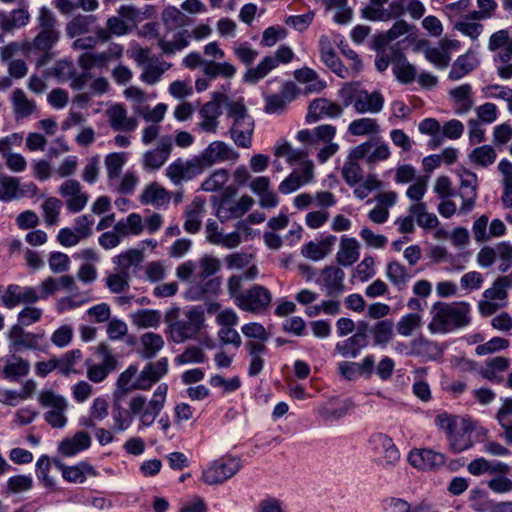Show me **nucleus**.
Wrapping results in <instances>:
<instances>
[{
  "instance_id": "obj_1",
  "label": "nucleus",
  "mask_w": 512,
  "mask_h": 512,
  "mask_svg": "<svg viewBox=\"0 0 512 512\" xmlns=\"http://www.w3.org/2000/svg\"><path fill=\"white\" fill-rule=\"evenodd\" d=\"M432 319L428 324L431 333H449L468 326L471 322V306L460 302H435L431 307Z\"/></svg>"
},
{
  "instance_id": "obj_2",
  "label": "nucleus",
  "mask_w": 512,
  "mask_h": 512,
  "mask_svg": "<svg viewBox=\"0 0 512 512\" xmlns=\"http://www.w3.org/2000/svg\"><path fill=\"white\" fill-rule=\"evenodd\" d=\"M435 424L446 433L450 449L454 453H460L472 447V427L464 419L448 413H440L435 418Z\"/></svg>"
},
{
  "instance_id": "obj_3",
  "label": "nucleus",
  "mask_w": 512,
  "mask_h": 512,
  "mask_svg": "<svg viewBox=\"0 0 512 512\" xmlns=\"http://www.w3.org/2000/svg\"><path fill=\"white\" fill-rule=\"evenodd\" d=\"M227 116L233 120L230 134L235 144L242 148L251 147L254 120L247 113L243 100L227 101Z\"/></svg>"
},
{
  "instance_id": "obj_4",
  "label": "nucleus",
  "mask_w": 512,
  "mask_h": 512,
  "mask_svg": "<svg viewBox=\"0 0 512 512\" xmlns=\"http://www.w3.org/2000/svg\"><path fill=\"white\" fill-rule=\"evenodd\" d=\"M168 385L161 383L157 386L153 396L147 402L144 396L133 397L129 402V408L133 415H138L143 426H151L164 407Z\"/></svg>"
},
{
  "instance_id": "obj_5",
  "label": "nucleus",
  "mask_w": 512,
  "mask_h": 512,
  "mask_svg": "<svg viewBox=\"0 0 512 512\" xmlns=\"http://www.w3.org/2000/svg\"><path fill=\"white\" fill-rule=\"evenodd\" d=\"M38 401L40 405L47 409L44 413V420L52 427L61 429L67 424L66 412L69 407L67 399L55 393L52 390L42 391Z\"/></svg>"
},
{
  "instance_id": "obj_6",
  "label": "nucleus",
  "mask_w": 512,
  "mask_h": 512,
  "mask_svg": "<svg viewBox=\"0 0 512 512\" xmlns=\"http://www.w3.org/2000/svg\"><path fill=\"white\" fill-rule=\"evenodd\" d=\"M368 445L374 454L376 464L384 469H390L400 460V452L392 438L380 432L373 433L368 439Z\"/></svg>"
},
{
  "instance_id": "obj_7",
  "label": "nucleus",
  "mask_w": 512,
  "mask_h": 512,
  "mask_svg": "<svg viewBox=\"0 0 512 512\" xmlns=\"http://www.w3.org/2000/svg\"><path fill=\"white\" fill-rule=\"evenodd\" d=\"M293 51L287 46L277 49L275 56H265L256 67L249 68L243 75V81L248 84H256L266 77L279 63H289L293 58Z\"/></svg>"
},
{
  "instance_id": "obj_8",
  "label": "nucleus",
  "mask_w": 512,
  "mask_h": 512,
  "mask_svg": "<svg viewBox=\"0 0 512 512\" xmlns=\"http://www.w3.org/2000/svg\"><path fill=\"white\" fill-rule=\"evenodd\" d=\"M272 293L263 285L254 284L236 298V306L242 311L261 314L271 305Z\"/></svg>"
},
{
  "instance_id": "obj_9",
  "label": "nucleus",
  "mask_w": 512,
  "mask_h": 512,
  "mask_svg": "<svg viewBox=\"0 0 512 512\" xmlns=\"http://www.w3.org/2000/svg\"><path fill=\"white\" fill-rule=\"evenodd\" d=\"M204 322V314L201 309H190L185 318L176 320L170 325L172 339L175 343H182L194 338Z\"/></svg>"
},
{
  "instance_id": "obj_10",
  "label": "nucleus",
  "mask_w": 512,
  "mask_h": 512,
  "mask_svg": "<svg viewBox=\"0 0 512 512\" xmlns=\"http://www.w3.org/2000/svg\"><path fill=\"white\" fill-rule=\"evenodd\" d=\"M234 193L232 188H227L223 193L216 216L221 222L229 219H237L246 214L252 207L254 201L248 195H243L238 201L230 200V196Z\"/></svg>"
},
{
  "instance_id": "obj_11",
  "label": "nucleus",
  "mask_w": 512,
  "mask_h": 512,
  "mask_svg": "<svg viewBox=\"0 0 512 512\" xmlns=\"http://www.w3.org/2000/svg\"><path fill=\"white\" fill-rule=\"evenodd\" d=\"M344 271L335 265L324 267L317 278L315 283L320 287L326 296L330 298L340 297L346 290Z\"/></svg>"
},
{
  "instance_id": "obj_12",
  "label": "nucleus",
  "mask_w": 512,
  "mask_h": 512,
  "mask_svg": "<svg viewBox=\"0 0 512 512\" xmlns=\"http://www.w3.org/2000/svg\"><path fill=\"white\" fill-rule=\"evenodd\" d=\"M227 101H232L229 97L221 92H215L211 101L205 103L199 114L201 116L200 127L203 131L214 133L218 127V118L221 115V105L227 109Z\"/></svg>"
},
{
  "instance_id": "obj_13",
  "label": "nucleus",
  "mask_w": 512,
  "mask_h": 512,
  "mask_svg": "<svg viewBox=\"0 0 512 512\" xmlns=\"http://www.w3.org/2000/svg\"><path fill=\"white\" fill-rule=\"evenodd\" d=\"M240 468L241 464L237 459H219L204 470L202 479L208 485L221 484L234 476Z\"/></svg>"
},
{
  "instance_id": "obj_14",
  "label": "nucleus",
  "mask_w": 512,
  "mask_h": 512,
  "mask_svg": "<svg viewBox=\"0 0 512 512\" xmlns=\"http://www.w3.org/2000/svg\"><path fill=\"white\" fill-rule=\"evenodd\" d=\"M40 299L37 290L31 286L10 284L1 295V301L5 308L13 309L20 304L32 305Z\"/></svg>"
},
{
  "instance_id": "obj_15",
  "label": "nucleus",
  "mask_w": 512,
  "mask_h": 512,
  "mask_svg": "<svg viewBox=\"0 0 512 512\" xmlns=\"http://www.w3.org/2000/svg\"><path fill=\"white\" fill-rule=\"evenodd\" d=\"M203 172V168L198 158L191 160H182L178 158L172 162L166 169V175L175 185L183 181H189Z\"/></svg>"
},
{
  "instance_id": "obj_16",
  "label": "nucleus",
  "mask_w": 512,
  "mask_h": 512,
  "mask_svg": "<svg viewBox=\"0 0 512 512\" xmlns=\"http://www.w3.org/2000/svg\"><path fill=\"white\" fill-rule=\"evenodd\" d=\"M239 154L223 141H214L198 158L203 170L215 163L236 160Z\"/></svg>"
},
{
  "instance_id": "obj_17",
  "label": "nucleus",
  "mask_w": 512,
  "mask_h": 512,
  "mask_svg": "<svg viewBox=\"0 0 512 512\" xmlns=\"http://www.w3.org/2000/svg\"><path fill=\"white\" fill-rule=\"evenodd\" d=\"M82 186L79 181L69 179L64 181L59 187V193L63 197H69L66 201L67 209L72 213L82 211L87 205L89 196L81 191Z\"/></svg>"
},
{
  "instance_id": "obj_18",
  "label": "nucleus",
  "mask_w": 512,
  "mask_h": 512,
  "mask_svg": "<svg viewBox=\"0 0 512 512\" xmlns=\"http://www.w3.org/2000/svg\"><path fill=\"white\" fill-rule=\"evenodd\" d=\"M342 114L343 107L339 103L327 98H317L310 103L306 120L312 123L323 118H338Z\"/></svg>"
},
{
  "instance_id": "obj_19",
  "label": "nucleus",
  "mask_w": 512,
  "mask_h": 512,
  "mask_svg": "<svg viewBox=\"0 0 512 512\" xmlns=\"http://www.w3.org/2000/svg\"><path fill=\"white\" fill-rule=\"evenodd\" d=\"M168 373V359L160 358L156 362H149L137 376L139 390H149L155 383Z\"/></svg>"
},
{
  "instance_id": "obj_20",
  "label": "nucleus",
  "mask_w": 512,
  "mask_h": 512,
  "mask_svg": "<svg viewBox=\"0 0 512 512\" xmlns=\"http://www.w3.org/2000/svg\"><path fill=\"white\" fill-rule=\"evenodd\" d=\"M172 146L170 136L162 137L155 149L149 150L143 155V168L147 171L160 169L169 158Z\"/></svg>"
},
{
  "instance_id": "obj_21",
  "label": "nucleus",
  "mask_w": 512,
  "mask_h": 512,
  "mask_svg": "<svg viewBox=\"0 0 512 512\" xmlns=\"http://www.w3.org/2000/svg\"><path fill=\"white\" fill-rule=\"evenodd\" d=\"M297 95V89L294 83L286 82L279 93L265 96V112L276 114L282 112L288 103L293 101Z\"/></svg>"
},
{
  "instance_id": "obj_22",
  "label": "nucleus",
  "mask_w": 512,
  "mask_h": 512,
  "mask_svg": "<svg viewBox=\"0 0 512 512\" xmlns=\"http://www.w3.org/2000/svg\"><path fill=\"white\" fill-rule=\"evenodd\" d=\"M445 456L431 449L413 450L409 453V463L418 469L429 470L445 464Z\"/></svg>"
},
{
  "instance_id": "obj_23",
  "label": "nucleus",
  "mask_w": 512,
  "mask_h": 512,
  "mask_svg": "<svg viewBox=\"0 0 512 512\" xmlns=\"http://www.w3.org/2000/svg\"><path fill=\"white\" fill-rule=\"evenodd\" d=\"M384 103V96L379 90L368 92L365 89L359 88L355 111L359 114H377L382 111Z\"/></svg>"
},
{
  "instance_id": "obj_24",
  "label": "nucleus",
  "mask_w": 512,
  "mask_h": 512,
  "mask_svg": "<svg viewBox=\"0 0 512 512\" xmlns=\"http://www.w3.org/2000/svg\"><path fill=\"white\" fill-rule=\"evenodd\" d=\"M476 182L477 176L473 172L466 171L465 175L461 177L459 195L462 198V205L459 210L460 213L466 214L475 206L477 198Z\"/></svg>"
},
{
  "instance_id": "obj_25",
  "label": "nucleus",
  "mask_w": 512,
  "mask_h": 512,
  "mask_svg": "<svg viewBox=\"0 0 512 512\" xmlns=\"http://www.w3.org/2000/svg\"><path fill=\"white\" fill-rule=\"evenodd\" d=\"M107 115L109 125L114 131L131 132L137 128V119L128 117L127 111L120 104L112 106L107 111Z\"/></svg>"
},
{
  "instance_id": "obj_26",
  "label": "nucleus",
  "mask_w": 512,
  "mask_h": 512,
  "mask_svg": "<svg viewBox=\"0 0 512 512\" xmlns=\"http://www.w3.org/2000/svg\"><path fill=\"white\" fill-rule=\"evenodd\" d=\"M368 335L361 331L335 345V352L344 358H356L361 350L368 345Z\"/></svg>"
},
{
  "instance_id": "obj_27",
  "label": "nucleus",
  "mask_w": 512,
  "mask_h": 512,
  "mask_svg": "<svg viewBox=\"0 0 512 512\" xmlns=\"http://www.w3.org/2000/svg\"><path fill=\"white\" fill-rule=\"evenodd\" d=\"M172 39H168V34L158 38V45L166 55H172L185 49L191 39V34L186 29L174 30Z\"/></svg>"
},
{
  "instance_id": "obj_28",
  "label": "nucleus",
  "mask_w": 512,
  "mask_h": 512,
  "mask_svg": "<svg viewBox=\"0 0 512 512\" xmlns=\"http://www.w3.org/2000/svg\"><path fill=\"white\" fill-rule=\"evenodd\" d=\"M53 463L61 470L62 477L71 483H84L86 474L96 475L95 469L86 462H80L74 466H66L60 460L53 459Z\"/></svg>"
},
{
  "instance_id": "obj_29",
  "label": "nucleus",
  "mask_w": 512,
  "mask_h": 512,
  "mask_svg": "<svg viewBox=\"0 0 512 512\" xmlns=\"http://www.w3.org/2000/svg\"><path fill=\"white\" fill-rule=\"evenodd\" d=\"M336 240V236L328 235L322 238L319 242L310 241L303 245L301 253L308 259L319 261L332 251Z\"/></svg>"
},
{
  "instance_id": "obj_30",
  "label": "nucleus",
  "mask_w": 512,
  "mask_h": 512,
  "mask_svg": "<svg viewBox=\"0 0 512 512\" xmlns=\"http://www.w3.org/2000/svg\"><path fill=\"white\" fill-rule=\"evenodd\" d=\"M455 104L454 112L457 115L468 113L473 107L472 86L468 83L457 86L449 91Z\"/></svg>"
},
{
  "instance_id": "obj_31",
  "label": "nucleus",
  "mask_w": 512,
  "mask_h": 512,
  "mask_svg": "<svg viewBox=\"0 0 512 512\" xmlns=\"http://www.w3.org/2000/svg\"><path fill=\"white\" fill-rule=\"evenodd\" d=\"M59 39V31H39L34 37L31 48L43 53V56L39 60L40 65L45 64L46 60L49 58V52L57 44Z\"/></svg>"
},
{
  "instance_id": "obj_32",
  "label": "nucleus",
  "mask_w": 512,
  "mask_h": 512,
  "mask_svg": "<svg viewBox=\"0 0 512 512\" xmlns=\"http://www.w3.org/2000/svg\"><path fill=\"white\" fill-rule=\"evenodd\" d=\"M203 213L204 201L195 197L192 203L186 207L184 230L191 234L197 233L201 229Z\"/></svg>"
},
{
  "instance_id": "obj_33",
  "label": "nucleus",
  "mask_w": 512,
  "mask_h": 512,
  "mask_svg": "<svg viewBox=\"0 0 512 512\" xmlns=\"http://www.w3.org/2000/svg\"><path fill=\"white\" fill-rule=\"evenodd\" d=\"M510 366V359L504 356H496L485 361L484 367L480 374L483 378L494 382L501 383L503 377L501 373L505 372Z\"/></svg>"
},
{
  "instance_id": "obj_34",
  "label": "nucleus",
  "mask_w": 512,
  "mask_h": 512,
  "mask_svg": "<svg viewBox=\"0 0 512 512\" xmlns=\"http://www.w3.org/2000/svg\"><path fill=\"white\" fill-rule=\"evenodd\" d=\"M11 104L16 120L28 118L36 109V103L27 98L25 92L16 88L11 95Z\"/></svg>"
},
{
  "instance_id": "obj_35",
  "label": "nucleus",
  "mask_w": 512,
  "mask_h": 512,
  "mask_svg": "<svg viewBox=\"0 0 512 512\" xmlns=\"http://www.w3.org/2000/svg\"><path fill=\"white\" fill-rule=\"evenodd\" d=\"M96 21L97 18L94 15H76L66 24V35L69 38H75L92 32Z\"/></svg>"
},
{
  "instance_id": "obj_36",
  "label": "nucleus",
  "mask_w": 512,
  "mask_h": 512,
  "mask_svg": "<svg viewBox=\"0 0 512 512\" xmlns=\"http://www.w3.org/2000/svg\"><path fill=\"white\" fill-rule=\"evenodd\" d=\"M359 244L355 238L343 236L341 238L340 249L337 252L336 260L338 264L348 267L354 264L359 258Z\"/></svg>"
},
{
  "instance_id": "obj_37",
  "label": "nucleus",
  "mask_w": 512,
  "mask_h": 512,
  "mask_svg": "<svg viewBox=\"0 0 512 512\" xmlns=\"http://www.w3.org/2000/svg\"><path fill=\"white\" fill-rule=\"evenodd\" d=\"M143 204H151L157 207L167 206L170 201L169 192L154 182L148 185L140 195Z\"/></svg>"
},
{
  "instance_id": "obj_38",
  "label": "nucleus",
  "mask_w": 512,
  "mask_h": 512,
  "mask_svg": "<svg viewBox=\"0 0 512 512\" xmlns=\"http://www.w3.org/2000/svg\"><path fill=\"white\" fill-rule=\"evenodd\" d=\"M29 19L30 14L26 9H14L9 14H0V27L3 30V32L10 33L15 29L27 25Z\"/></svg>"
},
{
  "instance_id": "obj_39",
  "label": "nucleus",
  "mask_w": 512,
  "mask_h": 512,
  "mask_svg": "<svg viewBox=\"0 0 512 512\" xmlns=\"http://www.w3.org/2000/svg\"><path fill=\"white\" fill-rule=\"evenodd\" d=\"M138 372L136 365H129L117 379V389L114 392L115 400L119 401L123 396L132 390H139L137 386V378L134 380Z\"/></svg>"
},
{
  "instance_id": "obj_40",
  "label": "nucleus",
  "mask_w": 512,
  "mask_h": 512,
  "mask_svg": "<svg viewBox=\"0 0 512 512\" xmlns=\"http://www.w3.org/2000/svg\"><path fill=\"white\" fill-rule=\"evenodd\" d=\"M29 371L30 363L22 357L13 355L6 361L2 373L5 379L16 382L19 378L28 375Z\"/></svg>"
},
{
  "instance_id": "obj_41",
  "label": "nucleus",
  "mask_w": 512,
  "mask_h": 512,
  "mask_svg": "<svg viewBox=\"0 0 512 512\" xmlns=\"http://www.w3.org/2000/svg\"><path fill=\"white\" fill-rule=\"evenodd\" d=\"M131 321L140 329L157 328L161 322V313L157 310L139 309L131 314Z\"/></svg>"
},
{
  "instance_id": "obj_42",
  "label": "nucleus",
  "mask_w": 512,
  "mask_h": 512,
  "mask_svg": "<svg viewBox=\"0 0 512 512\" xmlns=\"http://www.w3.org/2000/svg\"><path fill=\"white\" fill-rule=\"evenodd\" d=\"M313 176L312 167L308 166L303 171V176L292 172L279 185L278 190L282 194H290L298 190L305 182H309Z\"/></svg>"
},
{
  "instance_id": "obj_43",
  "label": "nucleus",
  "mask_w": 512,
  "mask_h": 512,
  "mask_svg": "<svg viewBox=\"0 0 512 512\" xmlns=\"http://www.w3.org/2000/svg\"><path fill=\"white\" fill-rule=\"evenodd\" d=\"M477 66V60L474 56L465 54L459 56L453 63L449 72V79L456 81L468 75Z\"/></svg>"
},
{
  "instance_id": "obj_44",
  "label": "nucleus",
  "mask_w": 512,
  "mask_h": 512,
  "mask_svg": "<svg viewBox=\"0 0 512 512\" xmlns=\"http://www.w3.org/2000/svg\"><path fill=\"white\" fill-rule=\"evenodd\" d=\"M236 71V67L228 62H203V73L209 79H215L219 76L230 79L235 76Z\"/></svg>"
},
{
  "instance_id": "obj_45",
  "label": "nucleus",
  "mask_w": 512,
  "mask_h": 512,
  "mask_svg": "<svg viewBox=\"0 0 512 512\" xmlns=\"http://www.w3.org/2000/svg\"><path fill=\"white\" fill-rule=\"evenodd\" d=\"M347 131L353 136L375 135L380 132V127L376 119L364 117L353 120Z\"/></svg>"
},
{
  "instance_id": "obj_46",
  "label": "nucleus",
  "mask_w": 512,
  "mask_h": 512,
  "mask_svg": "<svg viewBox=\"0 0 512 512\" xmlns=\"http://www.w3.org/2000/svg\"><path fill=\"white\" fill-rule=\"evenodd\" d=\"M386 276L399 291L404 290L407 287V283L411 278V275L407 272L406 268L397 261L388 263Z\"/></svg>"
},
{
  "instance_id": "obj_47",
  "label": "nucleus",
  "mask_w": 512,
  "mask_h": 512,
  "mask_svg": "<svg viewBox=\"0 0 512 512\" xmlns=\"http://www.w3.org/2000/svg\"><path fill=\"white\" fill-rule=\"evenodd\" d=\"M426 204L418 202L409 207V212L415 216L416 222L423 228H435L438 225V218L434 213L427 212Z\"/></svg>"
},
{
  "instance_id": "obj_48",
  "label": "nucleus",
  "mask_w": 512,
  "mask_h": 512,
  "mask_svg": "<svg viewBox=\"0 0 512 512\" xmlns=\"http://www.w3.org/2000/svg\"><path fill=\"white\" fill-rule=\"evenodd\" d=\"M117 365L118 361L116 358L108 359L107 364L90 365L87 368V378L94 383H100L107 378L110 372L117 369Z\"/></svg>"
},
{
  "instance_id": "obj_49",
  "label": "nucleus",
  "mask_w": 512,
  "mask_h": 512,
  "mask_svg": "<svg viewBox=\"0 0 512 512\" xmlns=\"http://www.w3.org/2000/svg\"><path fill=\"white\" fill-rule=\"evenodd\" d=\"M201 286L195 285L188 289L187 297L191 300H201L208 294H217L221 286L220 278L204 280Z\"/></svg>"
},
{
  "instance_id": "obj_50",
  "label": "nucleus",
  "mask_w": 512,
  "mask_h": 512,
  "mask_svg": "<svg viewBox=\"0 0 512 512\" xmlns=\"http://www.w3.org/2000/svg\"><path fill=\"white\" fill-rule=\"evenodd\" d=\"M140 341L143 346L142 355L146 359L153 358L164 346L163 337L153 332L143 334Z\"/></svg>"
},
{
  "instance_id": "obj_51",
  "label": "nucleus",
  "mask_w": 512,
  "mask_h": 512,
  "mask_svg": "<svg viewBox=\"0 0 512 512\" xmlns=\"http://www.w3.org/2000/svg\"><path fill=\"white\" fill-rule=\"evenodd\" d=\"M169 68L170 64H167L166 62H150L144 67V70L140 75V79L148 85H154L160 81L164 72Z\"/></svg>"
},
{
  "instance_id": "obj_52",
  "label": "nucleus",
  "mask_w": 512,
  "mask_h": 512,
  "mask_svg": "<svg viewBox=\"0 0 512 512\" xmlns=\"http://www.w3.org/2000/svg\"><path fill=\"white\" fill-rule=\"evenodd\" d=\"M512 286L509 276L498 277L492 287L486 289L483 293L488 300H504L507 298V289Z\"/></svg>"
},
{
  "instance_id": "obj_53",
  "label": "nucleus",
  "mask_w": 512,
  "mask_h": 512,
  "mask_svg": "<svg viewBox=\"0 0 512 512\" xmlns=\"http://www.w3.org/2000/svg\"><path fill=\"white\" fill-rule=\"evenodd\" d=\"M62 201L56 197H48L42 204L44 221L47 226L57 225L59 222Z\"/></svg>"
},
{
  "instance_id": "obj_54",
  "label": "nucleus",
  "mask_w": 512,
  "mask_h": 512,
  "mask_svg": "<svg viewBox=\"0 0 512 512\" xmlns=\"http://www.w3.org/2000/svg\"><path fill=\"white\" fill-rule=\"evenodd\" d=\"M496 152L490 145H482L471 151L469 158L471 162L482 167H488L496 160Z\"/></svg>"
},
{
  "instance_id": "obj_55",
  "label": "nucleus",
  "mask_w": 512,
  "mask_h": 512,
  "mask_svg": "<svg viewBox=\"0 0 512 512\" xmlns=\"http://www.w3.org/2000/svg\"><path fill=\"white\" fill-rule=\"evenodd\" d=\"M19 181L15 177L1 175L0 176V200L10 202L18 198Z\"/></svg>"
},
{
  "instance_id": "obj_56",
  "label": "nucleus",
  "mask_w": 512,
  "mask_h": 512,
  "mask_svg": "<svg viewBox=\"0 0 512 512\" xmlns=\"http://www.w3.org/2000/svg\"><path fill=\"white\" fill-rule=\"evenodd\" d=\"M221 268V262L219 259L205 255L199 261V272L196 274L195 278L198 281H204L208 277L216 274Z\"/></svg>"
},
{
  "instance_id": "obj_57",
  "label": "nucleus",
  "mask_w": 512,
  "mask_h": 512,
  "mask_svg": "<svg viewBox=\"0 0 512 512\" xmlns=\"http://www.w3.org/2000/svg\"><path fill=\"white\" fill-rule=\"evenodd\" d=\"M207 359L204 351L198 346H189L174 359L175 364L185 365L192 363H204Z\"/></svg>"
},
{
  "instance_id": "obj_58",
  "label": "nucleus",
  "mask_w": 512,
  "mask_h": 512,
  "mask_svg": "<svg viewBox=\"0 0 512 512\" xmlns=\"http://www.w3.org/2000/svg\"><path fill=\"white\" fill-rule=\"evenodd\" d=\"M112 419L114 422L113 430L121 432L128 429L132 423V412L122 408L117 401L115 402L112 410Z\"/></svg>"
},
{
  "instance_id": "obj_59",
  "label": "nucleus",
  "mask_w": 512,
  "mask_h": 512,
  "mask_svg": "<svg viewBox=\"0 0 512 512\" xmlns=\"http://www.w3.org/2000/svg\"><path fill=\"white\" fill-rule=\"evenodd\" d=\"M129 279V272L119 270L117 273L109 274L105 281L112 293L119 294L129 288Z\"/></svg>"
},
{
  "instance_id": "obj_60",
  "label": "nucleus",
  "mask_w": 512,
  "mask_h": 512,
  "mask_svg": "<svg viewBox=\"0 0 512 512\" xmlns=\"http://www.w3.org/2000/svg\"><path fill=\"white\" fill-rule=\"evenodd\" d=\"M229 179V171L226 169L215 170L201 185L206 192H214L221 189Z\"/></svg>"
},
{
  "instance_id": "obj_61",
  "label": "nucleus",
  "mask_w": 512,
  "mask_h": 512,
  "mask_svg": "<svg viewBox=\"0 0 512 512\" xmlns=\"http://www.w3.org/2000/svg\"><path fill=\"white\" fill-rule=\"evenodd\" d=\"M82 358V352L80 349H73L64 353L60 358H56L59 363L58 370L61 374L67 376L74 372V366Z\"/></svg>"
},
{
  "instance_id": "obj_62",
  "label": "nucleus",
  "mask_w": 512,
  "mask_h": 512,
  "mask_svg": "<svg viewBox=\"0 0 512 512\" xmlns=\"http://www.w3.org/2000/svg\"><path fill=\"white\" fill-rule=\"evenodd\" d=\"M162 21L168 32L183 29L184 15L175 7H167L162 12Z\"/></svg>"
},
{
  "instance_id": "obj_63",
  "label": "nucleus",
  "mask_w": 512,
  "mask_h": 512,
  "mask_svg": "<svg viewBox=\"0 0 512 512\" xmlns=\"http://www.w3.org/2000/svg\"><path fill=\"white\" fill-rule=\"evenodd\" d=\"M496 260L499 261L498 270L507 272L512 267V245L508 242H500L495 247Z\"/></svg>"
},
{
  "instance_id": "obj_64",
  "label": "nucleus",
  "mask_w": 512,
  "mask_h": 512,
  "mask_svg": "<svg viewBox=\"0 0 512 512\" xmlns=\"http://www.w3.org/2000/svg\"><path fill=\"white\" fill-rule=\"evenodd\" d=\"M393 73L396 78L403 84H409L415 80L416 69L403 56L401 60L394 65Z\"/></svg>"
}]
</instances>
